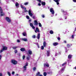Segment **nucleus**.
I'll return each mask as SVG.
<instances>
[{
    "label": "nucleus",
    "instance_id": "052dcab7",
    "mask_svg": "<svg viewBox=\"0 0 76 76\" xmlns=\"http://www.w3.org/2000/svg\"><path fill=\"white\" fill-rule=\"evenodd\" d=\"M61 70L62 71H63V70H64V68H62L61 69Z\"/></svg>",
    "mask_w": 76,
    "mask_h": 76
},
{
    "label": "nucleus",
    "instance_id": "9d476101",
    "mask_svg": "<svg viewBox=\"0 0 76 76\" xmlns=\"http://www.w3.org/2000/svg\"><path fill=\"white\" fill-rule=\"evenodd\" d=\"M28 14L31 16H32V15H33L32 13H31V10H29Z\"/></svg>",
    "mask_w": 76,
    "mask_h": 76
},
{
    "label": "nucleus",
    "instance_id": "774afa93",
    "mask_svg": "<svg viewBox=\"0 0 76 76\" xmlns=\"http://www.w3.org/2000/svg\"><path fill=\"white\" fill-rule=\"evenodd\" d=\"M65 19H67V17H66V18H65Z\"/></svg>",
    "mask_w": 76,
    "mask_h": 76
},
{
    "label": "nucleus",
    "instance_id": "8fccbe9b",
    "mask_svg": "<svg viewBox=\"0 0 76 76\" xmlns=\"http://www.w3.org/2000/svg\"><path fill=\"white\" fill-rule=\"evenodd\" d=\"M26 18L27 19H29V17L28 16H27L26 17Z\"/></svg>",
    "mask_w": 76,
    "mask_h": 76
},
{
    "label": "nucleus",
    "instance_id": "1a4fd4ad",
    "mask_svg": "<svg viewBox=\"0 0 76 76\" xmlns=\"http://www.w3.org/2000/svg\"><path fill=\"white\" fill-rule=\"evenodd\" d=\"M31 58V56L29 55H28V56H27L26 57V59H27V60L28 61V60H30V58Z\"/></svg>",
    "mask_w": 76,
    "mask_h": 76
},
{
    "label": "nucleus",
    "instance_id": "393cba45",
    "mask_svg": "<svg viewBox=\"0 0 76 76\" xmlns=\"http://www.w3.org/2000/svg\"><path fill=\"white\" fill-rule=\"evenodd\" d=\"M50 34H53L54 32H53V30H50L49 32Z\"/></svg>",
    "mask_w": 76,
    "mask_h": 76
},
{
    "label": "nucleus",
    "instance_id": "f03ea898",
    "mask_svg": "<svg viewBox=\"0 0 76 76\" xmlns=\"http://www.w3.org/2000/svg\"><path fill=\"white\" fill-rule=\"evenodd\" d=\"M71 45H70L69 44H67L66 45L67 47L65 48L66 50H69V48H70V47H71Z\"/></svg>",
    "mask_w": 76,
    "mask_h": 76
},
{
    "label": "nucleus",
    "instance_id": "f257e3e1",
    "mask_svg": "<svg viewBox=\"0 0 76 76\" xmlns=\"http://www.w3.org/2000/svg\"><path fill=\"white\" fill-rule=\"evenodd\" d=\"M11 63L14 65H16L18 64V61L14 59H12L11 60Z\"/></svg>",
    "mask_w": 76,
    "mask_h": 76
},
{
    "label": "nucleus",
    "instance_id": "bb28decb",
    "mask_svg": "<svg viewBox=\"0 0 76 76\" xmlns=\"http://www.w3.org/2000/svg\"><path fill=\"white\" fill-rule=\"evenodd\" d=\"M26 32H23V36H24V37H25V36H26Z\"/></svg>",
    "mask_w": 76,
    "mask_h": 76
},
{
    "label": "nucleus",
    "instance_id": "864d4df0",
    "mask_svg": "<svg viewBox=\"0 0 76 76\" xmlns=\"http://www.w3.org/2000/svg\"><path fill=\"white\" fill-rule=\"evenodd\" d=\"M72 38L73 39V38H74V35H72Z\"/></svg>",
    "mask_w": 76,
    "mask_h": 76
},
{
    "label": "nucleus",
    "instance_id": "473e14b6",
    "mask_svg": "<svg viewBox=\"0 0 76 76\" xmlns=\"http://www.w3.org/2000/svg\"><path fill=\"white\" fill-rule=\"evenodd\" d=\"M47 72H44V76H47Z\"/></svg>",
    "mask_w": 76,
    "mask_h": 76
},
{
    "label": "nucleus",
    "instance_id": "338daca9",
    "mask_svg": "<svg viewBox=\"0 0 76 76\" xmlns=\"http://www.w3.org/2000/svg\"><path fill=\"white\" fill-rule=\"evenodd\" d=\"M74 69H76V66L75 67Z\"/></svg>",
    "mask_w": 76,
    "mask_h": 76
},
{
    "label": "nucleus",
    "instance_id": "09e8293b",
    "mask_svg": "<svg viewBox=\"0 0 76 76\" xmlns=\"http://www.w3.org/2000/svg\"><path fill=\"white\" fill-rule=\"evenodd\" d=\"M37 1H38L39 2V3H41V0H37Z\"/></svg>",
    "mask_w": 76,
    "mask_h": 76
},
{
    "label": "nucleus",
    "instance_id": "b1692460",
    "mask_svg": "<svg viewBox=\"0 0 76 76\" xmlns=\"http://www.w3.org/2000/svg\"><path fill=\"white\" fill-rule=\"evenodd\" d=\"M19 5V3H18V2H16L15 3V6L16 7H18V6Z\"/></svg>",
    "mask_w": 76,
    "mask_h": 76
},
{
    "label": "nucleus",
    "instance_id": "ea45409f",
    "mask_svg": "<svg viewBox=\"0 0 76 76\" xmlns=\"http://www.w3.org/2000/svg\"><path fill=\"white\" fill-rule=\"evenodd\" d=\"M33 69L34 71H35V70H36V67H34Z\"/></svg>",
    "mask_w": 76,
    "mask_h": 76
},
{
    "label": "nucleus",
    "instance_id": "680f3d73",
    "mask_svg": "<svg viewBox=\"0 0 76 76\" xmlns=\"http://www.w3.org/2000/svg\"><path fill=\"white\" fill-rule=\"evenodd\" d=\"M35 32L36 33H37V31L36 30L35 31Z\"/></svg>",
    "mask_w": 76,
    "mask_h": 76
},
{
    "label": "nucleus",
    "instance_id": "e433bc0d",
    "mask_svg": "<svg viewBox=\"0 0 76 76\" xmlns=\"http://www.w3.org/2000/svg\"><path fill=\"white\" fill-rule=\"evenodd\" d=\"M28 66V62H26V65L24 66L26 67V66Z\"/></svg>",
    "mask_w": 76,
    "mask_h": 76
},
{
    "label": "nucleus",
    "instance_id": "6e6552de",
    "mask_svg": "<svg viewBox=\"0 0 76 76\" xmlns=\"http://www.w3.org/2000/svg\"><path fill=\"white\" fill-rule=\"evenodd\" d=\"M36 76H42V74L40 75V72H38L36 75Z\"/></svg>",
    "mask_w": 76,
    "mask_h": 76
},
{
    "label": "nucleus",
    "instance_id": "bf43d9fd",
    "mask_svg": "<svg viewBox=\"0 0 76 76\" xmlns=\"http://www.w3.org/2000/svg\"><path fill=\"white\" fill-rule=\"evenodd\" d=\"M1 55H0V60H1Z\"/></svg>",
    "mask_w": 76,
    "mask_h": 76
},
{
    "label": "nucleus",
    "instance_id": "de8ad7c7",
    "mask_svg": "<svg viewBox=\"0 0 76 76\" xmlns=\"http://www.w3.org/2000/svg\"><path fill=\"white\" fill-rule=\"evenodd\" d=\"M42 18H45V16L44 15H42Z\"/></svg>",
    "mask_w": 76,
    "mask_h": 76
},
{
    "label": "nucleus",
    "instance_id": "f8f14e48",
    "mask_svg": "<svg viewBox=\"0 0 76 76\" xmlns=\"http://www.w3.org/2000/svg\"><path fill=\"white\" fill-rule=\"evenodd\" d=\"M28 54H30V55H31L32 54V51L31 50H28Z\"/></svg>",
    "mask_w": 76,
    "mask_h": 76
},
{
    "label": "nucleus",
    "instance_id": "4be33fe9",
    "mask_svg": "<svg viewBox=\"0 0 76 76\" xmlns=\"http://www.w3.org/2000/svg\"><path fill=\"white\" fill-rule=\"evenodd\" d=\"M13 49V50H16V48H18V46H14V47H12Z\"/></svg>",
    "mask_w": 76,
    "mask_h": 76
},
{
    "label": "nucleus",
    "instance_id": "2f4dec72",
    "mask_svg": "<svg viewBox=\"0 0 76 76\" xmlns=\"http://www.w3.org/2000/svg\"><path fill=\"white\" fill-rule=\"evenodd\" d=\"M23 69L24 70H26V66H23Z\"/></svg>",
    "mask_w": 76,
    "mask_h": 76
},
{
    "label": "nucleus",
    "instance_id": "f3484780",
    "mask_svg": "<svg viewBox=\"0 0 76 76\" xmlns=\"http://www.w3.org/2000/svg\"><path fill=\"white\" fill-rule=\"evenodd\" d=\"M43 45L44 47H46V42L44 41L43 42Z\"/></svg>",
    "mask_w": 76,
    "mask_h": 76
},
{
    "label": "nucleus",
    "instance_id": "58836bf2",
    "mask_svg": "<svg viewBox=\"0 0 76 76\" xmlns=\"http://www.w3.org/2000/svg\"><path fill=\"white\" fill-rule=\"evenodd\" d=\"M28 2H26L24 3V5H28Z\"/></svg>",
    "mask_w": 76,
    "mask_h": 76
},
{
    "label": "nucleus",
    "instance_id": "7ed1b4c3",
    "mask_svg": "<svg viewBox=\"0 0 76 76\" xmlns=\"http://www.w3.org/2000/svg\"><path fill=\"white\" fill-rule=\"evenodd\" d=\"M5 19L8 22H11L12 21V20H11L10 18H9L8 17H6L5 18Z\"/></svg>",
    "mask_w": 76,
    "mask_h": 76
},
{
    "label": "nucleus",
    "instance_id": "79ce46f5",
    "mask_svg": "<svg viewBox=\"0 0 76 76\" xmlns=\"http://www.w3.org/2000/svg\"><path fill=\"white\" fill-rule=\"evenodd\" d=\"M25 55L23 56V60H24V59H25Z\"/></svg>",
    "mask_w": 76,
    "mask_h": 76
},
{
    "label": "nucleus",
    "instance_id": "ddd939ff",
    "mask_svg": "<svg viewBox=\"0 0 76 76\" xmlns=\"http://www.w3.org/2000/svg\"><path fill=\"white\" fill-rule=\"evenodd\" d=\"M38 21H37V20H34V25H38Z\"/></svg>",
    "mask_w": 76,
    "mask_h": 76
},
{
    "label": "nucleus",
    "instance_id": "4468645a",
    "mask_svg": "<svg viewBox=\"0 0 76 76\" xmlns=\"http://www.w3.org/2000/svg\"><path fill=\"white\" fill-rule=\"evenodd\" d=\"M22 41H25L26 42L28 41V39H27L25 38H22Z\"/></svg>",
    "mask_w": 76,
    "mask_h": 76
},
{
    "label": "nucleus",
    "instance_id": "a878e982",
    "mask_svg": "<svg viewBox=\"0 0 76 76\" xmlns=\"http://www.w3.org/2000/svg\"><path fill=\"white\" fill-rule=\"evenodd\" d=\"M68 58L69 59H70V58H72V56L70 55H69L68 56Z\"/></svg>",
    "mask_w": 76,
    "mask_h": 76
},
{
    "label": "nucleus",
    "instance_id": "9b49d317",
    "mask_svg": "<svg viewBox=\"0 0 76 76\" xmlns=\"http://www.w3.org/2000/svg\"><path fill=\"white\" fill-rule=\"evenodd\" d=\"M20 50L21 51H22V52H23V51H25L26 50H25V48H21L20 49Z\"/></svg>",
    "mask_w": 76,
    "mask_h": 76
},
{
    "label": "nucleus",
    "instance_id": "aec40b11",
    "mask_svg": "<svg viewBox=\"0 0 76 76\" xmlns=\"http://www.w3.org/2000/svg\"><path fill=\"white\" fill-rule=\"evenodd\" d=\"M40 38V34L39 33L37 35V39H39V38Z\"/></svg>",
    "mask_w": 76,
    "mask_h": 76
},
{
    "label": "nucleus",
    "instance_id": "13d9d810",
    "mask_svg": "<svg viewBox=\"0 0 76 76\" xmlns=\"http://www.w3.org/2000/svg\"><path fill=\"white\" fill-rule=\"evenodd\" d=\"M32 18L33 19H35V17L34 16H33Z\"/></svg>",
    "mask_w": 76,
    "mask_h": 76
},
{
    "label": "nucleus",
    "instance_id": "6e6d98bb",
    "mask_svg": "<svg viewBox=\"0 0 76 76\" xmlns=\"http://www.w3.org/2000/svg\"><path fill=\"white\" fill-rule=\"evenodd\" d=\"M58 40H60V37H58Z\"/></svg>",
    "mask_w": 76,
    "mask_h": 76
},
{
    "label": "nucleus",
    "instance_id": "0e129e2a",
    "mask_svg": "<svg viewBox=\"0 0 76 76\" xmlns=\"http://www.w3.org/2000/svg\"><path fill=\"white\" fill-rule=\"evenodd\" d=\"M16 76H19V75L18 74H16Z\"/></svg>",
    "mask_w": 76,
    "mask_h": 76
},
{
    "label": "nucleus",
    "instance_id": "c85d7f7f",
    "mask_svg": "<svg viewBox=\"0 0 76 76\" xmlns=\"http://www.w3.org/2000/svg\"><path fill=\"white\" fill-rule=\"evenodd\" d=\"M53 1L55 2H59L60 0H53Z\"/></svg>",
    "mask_w": 76,
    "mask_h": 76
},
{
    "label": "nucleus",
    "instance_id": "412c9836",
    "mask_svg": "<svg viewBox=\"0 0 76 76\" xmlns=\"http://www.w3.org/2000/svg\"><path fill=\"white\" fill-rule=\"evenodd\" d=\"M50 51H48L47 52V54L48 57L50 56Z\"/></svg>",
    "mask_w": 76,
    "mask_h": 76
},
{
    "label": "nucleus",
    "instance_id": "f704fd0d",
    "mask_svg": "<svg viewBox=\"0 0 76 76\" xmlns=\"http://www.w3.org/2000/svg\"><path fill=\"white\" fill-rule=\"evenodd\" d=\"M41 49L42 50H44V46H42L41 47Z\"/></svg>",
    "mask_w": 76,
    "mask_h": 76
},
{
    "label": "nucleus",
    "instance_id": "69168bd1",
    "mask_svg": "<svg viewBox=\"0 0 76 76\" xmlns=\"http://www.w3.org/2000/svg\"><path fill=\"white\" fill-rule=\"evenodd\" d=\"M12 1H13V2H14L15 1V0H12Z\"/></svg>",
    "mask_w": 76,
    "mask_h": 76
},
{
    "label": "nucleus",
    "instance_id": "423d86ee",
    "mask_svg": "<svg viewBox=\"0 0 76 76\" xmlns=\"http://www.w3.org/2000/svg\"><path fill=\"white\" fill-rule=\"evenodd\" d=\"M44 67H49V64L47 63L44 64Z\"/></svg>",
    "mask_w": 76,
    "mask_h": 76
},
{
    "label": "nucleus",
    "instance_id": "c756f323",
    "mask_svg": "<svg viewBox=\"0 0 76 76\" xmlns=\"http://www.w3.org/2000/svg\"><path fill=\"white\" fill-rule=\"evenodd\" d=\"M4 50L2 49H1L0 51V53L1 54V53H2V52H3V51H4Z\"/></svg>",
    "mask_w": 76,
    "mask_h": 76
},
{
    "label": "nucleus",
    "instance_id": "6ab92c4d",
    "mask_svg": "<svg viewBox=\"0 0 76 76\" xmlns=\"http://www.w3.org/2000/svg\"><path fill=\"white\" fill-rule=\"evenodd\" d=\"M41 4L42 6H45V2L42 1L41 3Z\"/></svg>",
    "mask_w": 76,
    "mask_h": 76
},
{
    "label": "nucleus",
    "instance_id": "0eeeda50",
    "mask_svg": "<svg viewBox=\"0 0 76 76\" xmlns=\"http://www.w3.org/2000/svg\"><path fill=\"white\" fill-rule=\"evenodd\" d=\"M30 26H31V27L33 29H34L35 28V27H34V25H33V24H32V23H30Z\"/></svg>",
    "mask_w": 76,
    "mask_h": 76
},
{
    "label": "nucleus",
    "instance_id": "cd10ccee",
    "mask_svg": "<svg viewBox=\"0 0 76 76\" xmlns=\"http://www.w3.org/2000/svg\"><path fill=\"white\" fill-rule=\"evenodd\" d=\"M37 44V47L38 48H40V47H39V44H38V43H36Z\"/></svg>",
    "mask_w": 76,
    "mask_h": 76
},
{
    "label": "nucleus",
    "instance_id": "7c9ffc66",
    "mask_svg": "<svg viewBox=\"0 0 76 76\" xmlns=\"http://www.w3.org/2000/svg\"><path fill=\"white\" fill-rule=\"evenodd\" d=\"M24 10H25L24 11V12H28V11H27V10H26V8L25 7L24 8Z\"/></svg>",
    "mask_w": 76,
    "mask_h": 76
},
{
    "label": "nucleus",
    "instance_id": "39448f33",
    "mask_svg": "<svg viewBox=\"0 0 76 76\" xmlns=\"http://www.w3.org/2000/svg\"><path fill=\"white\" fill-rule=\"evenodd\" d=\"M50 12L52 13V14L54 15V11L53 10V8H51L50 9Z\"/></svg>",
    "mask_w": 76,
    "mask_h": 76
},
{
    "label": "nucleus",
    "instance_id": "20e7f679",
    "mask_svg": "<svg viewBox=\"0 0 76 76\" xmlns=\"http://www.w3.org/2000/svg\"><path fill=\"white\" fill-rule=\"evenodd\" d=\"M0 13H1V16H4V13L3 12V10L1 7H0Z\"/></svg>",
    "mask_w": 76,
    "mask_h": 76
},
{
    "label": "nucleus",
    "instance_id": "a19ab883",
    "mask_svg": "<svg viewBox=\"0 0 76 76\" xmlns=\"http://www.w3.org/2000/svg\"><path fill=\"white\" fill-rule=\"evenodd\" d=\"M15 54H16L18 53V50H15L14 51Z\"/></svg>",
    "mask_w": 76,
    "mask_h": 76
},
{
    "label": "nucleus",
    "instance_id": "dca6fc26",
    "mask_svg": "<svg viewBox=\"0 0 76 76\" xmlns=\"http://www.w3.org/2000/svg\"><path fill=\"white\" fill-rule=\"evenodd\" d=\"M2 49L4 51V50H7V48L6 46H3Z\"/></svg>",
    "mask_w": 76,
    "mask_h": 76
},
{
    "label": "nucleus",
    "instance_id": "a211bd4d",
    "mask_svg": "<svg viewBox=\"0 0 76 76\" xmlns=\"http://www.w3.org/2000/svg\"><path fill=\"white\" fill-rule=\"evenodd\" d=\"M62 12L64 13V15H66V14H67V12H65L64 11L62 10Z\"/></svg>",
    "mask_w": 76,
    "mask_h": 76
},
{
    "label": "nucleus",
    "instance_id": "c9c22d12",
    "mask_svg": "<svg viewBox=\"0 0 76 76\" xmlns=\"http://www.w3.org/2000/svg\"><path fill=\"white\" fill-rule=\"evenodd\" d=\"M39 27H41V26H42V25H41V23H39Z\"/></svg>",
    "mask_w": 76,
    "mask_h": 76
},
{
    "label": "nucleus",
    "instance_id": "2eb2a0df",
    "mask_svg": "<svg viewBox=\"0 0 76 76\" xmlns=\"http://www.w3.org/2000/svg\"><path fill=\"white\" fill-rule=\"evenodd\" d=\"M58 44V43L57 42H55L53 43V45L54 46H57Z\"/></svg>",
    "mask_w": 76,
    "mask_h": 76
},
{
    "label": "nucleus",
    "instance_id": "49530a36",
    "mask_svg": "<svg viewBox=\"0 0 76 76\" xmlns=\"http://www.w3.org/2000/svg\"><path fill=\"white\" fill-rule=\"evenodd\" d=\"M12 75H15V72L13 71L12 72Z\"/></svg>",
    "mask_w": 76,
    "mask_h": 76
},
{
    "label": "nucleus",
    "instance_id": "3c124183",
    "mask_svg": "<svg viewBox=\"0 0 76 76\" xmlns=\"http://www.w3.org/2000/svg\"><path fill=\"white\" fill-rule=\"evenodd\" d=\"M72 1L74 3H76V0H72Z\"/></svg>",
    "mask_w": 76,
    "mask_h": 76
},
{
    "label": "nucleus",
    "instance_id": "37998d69",
    "mask_svg": "<svg viewBox=\"0 0 76 76\" xmlns=\"http://www.w3.org/2000/svg\"><path fill=\"white\" fill-rule=\"evenodd\" d=\"M21 8H22V9H25V8H24V7H23V6L22 5L21 6Z\"/></svg>",
    "mask_w": 76,
    "mask_h": 76
},
{
    "label": "nucleus",
    "instance_id": "4d7b16f0",
    "mask_svg": "<svg viewBox=\"0 0 76 76\" xmlns=\"http://www.w3.org/2000/svg\"><path fill=\"white\" fill-rule=\"evenodd\" d=\"M38 5L39 6H41V4L40 3H39L38 4Z\"/></svg>",
    "mask_w": 76,
    "mask_h": 76
},
{
    "label": "nucleus",
    "instance_id": "4c0bfd02",
    "mask_svg": "<svg viewBox=\"0 0 76 76\" xmlns=\"http://www.w3.org/2000/svg\"><path fill=\"white\" fill-rule=\"evenodd\" d=\"M32 38H36V36H35V35H33L32 36Z\"/></svg>",
    "mask_w": 76,
    "mask_h": 76
},
{
    "label": "nucleus",
    "instance_id": "e2e57ef3",
    "mask_svg": "<svg viewBox=\"0 0 76 76\" xmlns=\"http://www.w3.org/2000/svg\"><path fill=\"white\" fill-rule=\"evenodd\" d=\"M64 43H66V41L65 40L64 41Z\"/></svg>",
    "mask_w": 76,
    "mask_h": 76
},
{
    "label": "nucleus",
    "instance_id": "c03bdc74",
    "mask_svg": "<svg viewBox=\"0 0 76 76\" xmlns=\"http://www.w3.org/2000/svg\"><path fill=\"white\" fill-rule=\"evenodd\" d=\"M17 42H20V40L19 39H17Z\"/></svg>",
    "mask_w": 76,
    "mask_h": 76
},
{
    "label": "nucleus",
    "instance_id": "5701e85b",
    "mask_svg": "<svg viewBox=\"0 0 76 76\" xmlns=\"http://www.w3.org/2000/svg\"><path fill=\"white\" fill-rule=\"evenodd\" d=\"M36 30L37 31V32H39V28H38V27L36 28Z\"/></svg>",
    "mask_w": 76,
    "mask_h": 76
},
{
    "label": "nucleus",
    "instance_id": "a18cd8bd",
    "mask_svg": "<svg viewBox=\"0 0 76 76\" xmlns=\"http://www.w3.org/2000/svg\"><path fill=\"white\" fill-rule=\"evenodd\" d=\"M66 64V63H64L62 64V66H65V64Z\"/></svg>",
    "mask_w": 76,
    "mask_h": 76
},
{
    "label": "nucleus",
    "instance_id": "72a5a7b5",
    "mask_svg": "<svg viewBox=\"0 0 76 76\" xmlns=\"http://www.w3.org/2000/svg\"><path fill=\"white\" fill-rule=\"evenodd\" d=\"M7 74L9 76H11V74H10V73L9 72H7Z\"/></svg>",
    "mask_w": 76,
    "mask_h": 76
},
{
    "label": "nucleus",
    "instance_id": "603ef678",
    "mask_svg": "<svg viewBox=\"0 0 76 76\" xmlns=\"http://www.w3.org/2000/svg\"><path fill=\"white\" fill-rule=\"evenodd\" d=\"M56 4L57 5H59V3L58 2H56Z\"/></svg>",
    "mask_w": 76,
    "mask_h": 76
},
{
    "label": "nucleus",
    "instance_id": "5fc2aeb1",
    "mask_svg": "<svg viewBox=\"0 0 76 76\" xmlns=\"http://www.w3.org/2000/svg\"><path fill=\"white\" fill-rule=\"evenodd\" d=\"M0 76H3V75L2 73H0Z\"/></svg>",
    "mask_w": 76,
    "mask_h": 76
}]
</instances>
